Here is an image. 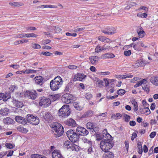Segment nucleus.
<instances>
[{"instance_id": "obj_27", "label": "nucleus", "mask_w": 158, "mask_h": 158, "mask_svg": "<svg viewBox=\"0 0 158 158\" xmlns=\"http://www.w3.org/2000/svg\"><path fill=\"white\" fill-rule=\"evenodd\" d=\"M150 81L153 84L158 85V76L152 77L150 80Z\"/></svg>"}, {"instance_id": "obj_35", "label": "nucleus", "mask_w": 158, "mask_h": 158, "mask_svg": "<svg viewBox=\"0 0 158 158\" xmlns=\"http://www.w3.org/2000/svg\"><path fill=\"white\" fill-rule=\"evenodd\" d=\"M73 105L74 107L78 110H81L82 109V107L79 105V103L78 102H73Z\"/></svg>"}, {"instance_id": "obj_43", "label": "nucleus", "mask_w": 158, "mask_h": 158, "mask_svg": "<svg viewBox=\"0 0 158 158\" xmlns=\"http://www.w3.org/2000/svg\"><path fill=\"white\" fill-rule=\"evenodd\" d=\"M125 90L123 89H119L117 91V93L119 95H123L125 93Z\"/></svg>"}, {"instance_id": "obj_13", "label": "nucleus", "mask_w": 158, "mask_h": 158, "mask_svg": "<svg viewBox=\"0 0 158 158\" xmlns=\"http://www.w3.org/2000/svg\"><path fill=\"white\" fill-rule=\"evenodd\" d=\"M44 78L40 76H36L34 78L35 83L40 86H41L44 83Z\"/></svg>"}, {"instance_id": "obj_14", "label": "nucleus", "mask_w": 158, "mask_h": 158, "mask_svg": "<svg viewBox=\"0 0 158 158\" xmlns=\"http://www.w3.org/2000/svg\"><path fill=\"white\" fill-rule=\"evenodd\" d=\"M52 158H64L62 155L60 151L56 149L52 152Z\"/></svg>"}, {"instance_id": "obj_31", "label": "nucleus", "mask_w": 158, "mask_h": 158, "mask_svg": "<svg viewBox=\"0 0 158 158\" xmlns=\"http://www.w3.org/2000/svg\"><path fill=\"white\" fill-rule=\"evenodd\" d=\"M39 122L40 121L38 118L34 116L32 121H31L30 123L33 125H37L39 123Z\"/></svg>"}, {"instance_id": "obj_38", "label": "nucleus", "mask_w": 158, "mask_h": 158, "mask_svg": "<svg viewBox=\"0 0 158 158\" xmlns=\"http://www.w3.org/2000/svg\"><path fill=\"white\" fill-rule=\"evenodd\" d=\"M150 85H147L142 86V88L143 90L146 91V93L148 94L149 92Z\"/></svg>"}, {"instance_id": "obj_42", "label": "nucleus", "mask_w": 158, "mask_h": 158, "mask_svg": "<svg viewBox=\"0 0 158 158\" xmlns=\"http://www.w3.org/2000/svg\"><path fill=\"white\" fill-rule=\"evenodd\" d=\"M52 55V53L48 52H42L40 53V55H44L47 56H49Z\"/></svg>"}, {"instance_id": "obj_52", "label": "nucleus", "mask_w": 158, "mask_h": 158, "mask_svg": "<svg viewBox=\"0 0 158 158\" xmlns=\"http://www.w3.org/2000/svg\"><path fill=\"white\" fill-rule=\"evenodd\" d=\"M133 48H134V49L138 51H140V49L139 47V46L137 44H134L133 46Z\"/></svg>"}, {"instance_id": "obj_63", "label": "nucleus", "mask_w": 158, "mask_h": 158, "mask_svg": "<svg viewBox=\"0 0 158 158\" xmlns=\"http://www.w3.org/2000/svg\"><path fill=\"white\" fill-rule=\"evenodd\" d=\"M70 94H65L63 95V98L64 99H70L69 97Z\"/></svg>"}, {"instance_id": "obj_19", "label": "nucleus", "mask_w": 158, "mask_h": 158, "mask_svg": "<svg viewBox=\"0 0 158 158\" xmlns=\"http://www.w3.org/2000/svg\"><path fill=\"white\" fill-rule=\"evenodd\" d=\"M115 57L114 55L111 53H107L102 55L101 56V58L102 59H109L114 58Z\"/></svg>"}, {"instance_id": "obj_41", "label": "nucleus", "mask_w": 158, "mask_h": 158, "mask_svg": "<svg viewBox=\"0 0 158 158\" xmlns=\"http://www.w3.org/2000/svg\"><path fill=\"white\" fill-rule=\"evenodd\" d=\"M34 116L30 114H28L27 117V121L28 123H30L31 121H32L33 118Z\"/></svg>"}, {"instance_id": "obj_24", "label": "nucleus", "mask_w": 158, "mask_h": 158, "mask_svg": "<svg viewBox=\"0 0 158 158\" xmlns=\"http://www.w3.org/2000/svg\"><path fill=\"white\" fill-rule=\"evenodd\" d=\"M114 157L113 153L109 151H106L103 156V158H113Z\"/></svg>"}, {"instance_id": "obj_12", "label": "nucleus", "mask_w": 158, "mask_h": 158, "mask_svg": "<svg viewBox=\"0 0 158 158\" xmlns=\"http://www.w3.org/2000/svg\"><path fill=\"white\" fill-rule=\"evenodd\" d=\"M43 117L44 119L48 123L52 122L53 119V116L50 112H46L44 114H42Z\"/></svg>"}, {"instance_id": "obj_10", "label": "nucleus", "mask_w": 158, "mask_h": 158, "mask_svg": "<svg viewBox=\"0 0 158 158\" xmlns=\"http://www.w3.org/2000/svg\"><path fill=\"white\" fill-rule=\"evenodd\" d=\"M86 77V75L84 74L78 73L74 75L73 81H82L83 80L85 79Z\"/></svg>"}, {"instance_id": "obj_62", "label": "nucleus", "mask_w": 158, "mask_h": 158, "mask_svg": "<svg viewBox=\"0 0 158 158\" xmlns=\"http://www.w3.org/2000/svg\"><path fill=\"white\" fill-rule=\"evenodd\" d=\"M156 133L155 131H153L151 132V134H150V137L151 138H153L156 135Z\"/></svg>"}, {"instance_id": "obj_49", "label": "nucleus", "mask_w": 158, "mask_h": 158, "mask_svg": "<svg viewBox=\"0 0 158 158\" xmlns=\"http://www.w3.org/2000/svg\"><path fill=\"white\" fill-rule=\"evenodd\" d=\"M93 96L90 92H88L85 94V98L86 99H90L92 98Z\"/></svg>"}, {"instance_id": "obj_46", "label": "nucleus", "mask_w": 158, "mask_h": 158, "mask_svg": "<svg viewBox=\"0 0 158 158\" xmlns=\"http://www.w3.org/2000/svg\"><path fill=\"white\" fill-rule=\"evenodd\" d=\"M16 86L15 85H10L9 88V89L10 90L9 92L10 93L14 92V90L16 89Z\"/></svg>"}, {"instance_id": "obj_44", "label": "nucleus", "mask_w": 158, "mask_h": 158, "mask_svg": "<svg viewBox=\"0 0 158 158\" xmlns=\"http://www.w3.org/2000/svg\"><path fill=\"white\" fill-rule=\"evenodd\" d=\"M18 129L19 131L24 133H26L27 131L26 129L24 128L23 127H18Z\"/></svg>"}, {"instance_id": "obj_33", "label": "nucleus", "mask_w": 158, "mask_h": 158, "mask_svg": "<svg viewBox=\"0 0 158 158\" xmlns=\"http://www.w3.org/2000/svg\"><path fill=\"white\" fill-rule=\"evenodd\" d=\"M40 8H57V6L55 5H42L40 6Z\"/></svg>"}, {"instance_id": "obj_37", "label": "nucleus", "mask_w": 158, "mask_h": 158, "mask_svg": "<svg viewBox=\"0 0 158 158\" xmlns=\"http://www.w3.org/2000/svg\"><path fill=\"white\" fill-rule=\"evenodd\" d=\"M9 4L11 6H21L23 5V4L18 2H10Z\"/></svg>"}, {"instance_id": "obj_50", "label": "nucleus", "mask_w": 158, "mask_h": 158, "mask_svg": "<svg viewBox=\"0 0 158 158\" xmlns=\"http://www.w3.org/2000/svg\"><path fill=\"white\" fill-rule=\"evenodd\" d=\"M131 51L130 50L125 51L124 52V55L127 56H130L131 55Z\"/></svg>"}, {"instance_id": "obj_40", "label": "nucleus", "mask_w": 158, "mask_h": 158, "mask_svg": "<svg viewBox=\"0 0 158 158\" xmlns=\"http://www.w3.org/2000/svg\"><path fill=\"white\" fill-rule=\"evenodd\" d=\"M18 37L20 38L23 37L29 38V33H22L20 34L19 35Z\"/></svg>"}, {"instance_id": "obj_6", "label": "nucleus", "mask_w": 158, "mask_h": 158, "mask_svg": "<svg viewBox=\"0 0 158 158\" xmlns=\"http://www.w3.org/2000/svg\"><path fill=\"white\" fill-rule=\"evenodd\" d=\"M38 95V94L36 90H27L24 93V97L29 99H36Z\"/></svg>"}, {"instance_id": "obj_21", "label": "nucleus", "mask_w": 158, "mask_h": 158, "mask_svg": "<svg viewBox=\"0 0 158 158\" xmlns=\"http://www.w3.org/2000/svg\"><path fill=\"white\" fill-rule=\"evenodd\" d=\"M11 98L10 94L9 92H5V93H0V98L2 99H10Z\"/></svg>"}, {"instance_id": "obj_11", "label": "nucleus", "mask_w": 158, "mask_h": 158, "mask_svg": "<svg viewBox=\"0 0 158 158\" xmlns=\"http://www.w3.org/2000/svg\"><path fill=\"white\" fill-rule=\"evenodd\" d=\"M86 127L87 129L93 130L94 131H97L98 130V126L95 123L88 122L86 124Z\"/></svg>"}, {"instance_id": "obj_45", "label": "nucleus", "mask_w": 158, "mask_h": 158, "mask_svg": "<svg viewBox=\"0 0 158 158\" xmlns=\"http://www.w3.org/2000/svg\"><path fill=\"white\" fill-rule=\"evenodd\" d=\"M132 104L134 105V109L135 111H136L138 110V105L137 102L135 101L132 102Z\"/></svg>"}, {"instance_id": "obj_25", "label": "nucleus", "mask_w": 158, "mask_h": 158, "mask_svg": "<svg viewBox=\"0 0 158 158\" xmlns=\"http://www.w3.org/2000/svg\"><path fill=\"white\" fill-rule=\"evenodd\" d=\"M135 64V66L137 67L143 66L145 64L144 61L143 59H140L137 60Z\"/></svg>"}, {"instance_id": "obj_5", "label": "nucleus", "mask_w": 158, "mask_h": 158, "mask_svg": "<svg viewBox=\"0 0 158 158\" xmlns=\"http://www.w3.org/2000/svg\"><path fill=\"white\" fill-rule=\"evenodd\" d=\"M66 135L69 139L72 142H75L79 139L77 133L72 129L69 130L66 132Z\"/></svg>"}, {"instance_id": "obj_36", "label": "nucleus", "mask_w": 158, "mask_h": 158, "mask_svg": "<svg viewBox=\"0 0 158 158\" xmlns=\"http://www.w3.org/2000/svg\"><path fill=\"white\" fill-rule=\"evenodd\" d=\"M106 48H102V47L100 46L99 44H98L96 47L95 49V52L97 53H98L102 51L106 50Z\"/></svg>"}, {"instance_id": "obj_23", "label": "nucleus", "mask_w": 158, "mask_h": 158, "mask_svg": "<svg viewBox=\"0 0 158 158\" xmlns=\"http://www.w3.org/2000/svg\"><path fill=\"white\" fill-rule=\"evenodd\" d=\"M66 124L69 126L75 127L76 126L75 121L72 118H70L66 122Z\"/></svg>"}, {"instance_id": "obj_54", "label": "nucleus", "mask_w": 158, "mask_h": 158, "mask_svg": "<svg viewBox=\"0 0 158 158\" xmlns=\"http://www.w3.org/2000/svg\"><path fill=\"white\" fill-rule=\"evenodd\" d=\"M42 42V44L44 45L50 43L51 42V40L48 39H46L43 40Z\"/></svg>"}, {"instance_id": "obj_34", "label": "nucleus", "mask_w": 158, "mask_h": 158, "mask_svg": "<svg viewBox=\"0 0 158 158\" xmlns=\"http://www.w3.org/2000/svg\"><path fill=\"white\" fill-rule=\"evenodd\" d=\"M122 117V115L119 113H116V114H114L111 116V118L114 119H118Z\"/></svg>"}, {"instance_id": "obj_51", "label": "nucleus", "mask_w": 158, "mask_h": 158, "mask_svg": "<svg viewBox=\"0 0 158 158\" xmlns=\"http://www.w3.org/2000/svg\"><path fill=\"white\" fill-rule=\"evenodd\" d=\"M110 73L109 71L101 72L99 73V75H101L106 76L109 75Z\"/></svg>"}, {"instance_id": "obj_2", "label": "nucleus", "mask_w": 158, "mask_h": 158, "mask_svg": "<svg viewBox=\"0 0 158 158\" xmlns=\"http://www.w3.org/2000/svg\"><path fill=\"white\" fill-rule=\"evenodd\" d=\"M51 126L52 128V131L56 137H59L63 134L64 132V128L59 123H53L51 124Z\"/></svg>"}, {"instance_id": "obj_53", "label": "nucleus", "mask_w": 158, "mask_h": 158, "mask_svg": "<svg viewBox=\"0 0 158 158\" xmlns=\"http://www.w3.org/2000/svg\"><path fill=\"white\" fill-rule=\"evenodd\" d=\"M139 10H143L145 11H148V9L145 6H141L138 9Z\"/></svg>"}, {"instance_id": "obj_16", "label": "nucleus", "mask_w": 158, "mask_h": 158, "mask_svg": "<svg viewBox=\"0 0 158 158\" xmlns=\"http://www.w3.org/2000/svg\"><path fill=\"white\" fill-rule=\"evenodd\" d=\"M15 119L18 123L23 125L26 124L27 123L26 119L21 116H17L15 117Z\"/></svg>"}, {"instance_id": "obj_58", "label": "nucleus", "mask_w": 158, "mask_h": 158, "mask_svg": "<svg viewBox=\"0 0 158 158\" xmlns=\"http://www.w3.org/2000/svg\"><path fill=\"white\" fill-rule=\"evenodd\" d=\"M38 36V35L34 33H29V38L30 37H33L36 38Z\"/></svg>"}, {"instance_id": "obj_20", "label": "nucleus", "mask_w": 158, "mask_h": 158, "mask_svg": "<svg viewBox=\"0 0 158 158\" xmlns=\"http://www.w3.org/2000/svg\"><path fill=\"white\" fill-rule=\"evenodd\" d=\"M89 59L91 63L93 65L96 64L98 61V57L95 56L90 57Z\"/></svg>"}, {"instance_id": "obj_47", "label": "nucleus", "mask_w": 158, "mask_h": 158, "mask_svg": "<svg viewBox=\"0 0 158 158\" xmlns=\"http://www.w3.org/2000/svg\"><path fill=\"white\" fill-rule=\"evenodd\" d=\"M32 48L34 49H40L41 48L40 45L37 44H32Z\"/></svg>"}, {"instance_id": "obj_15", "label": "nucleus", "mask_w": 158, "mask_h": 158, "mask_svg": "<svg viewBox=\"0 0 158 158\" xmlns=\"http://www.w3.org/2000/svg\"><path fill=\"white\" fill-rule=\"evenodd\" d=\"M51 102V99H40L39 104L40 106L44 105V107H47L49 106Z\"/></svg>"}, {"instance_id": "obj_1", "label": "nucleus", "mask_w": 158, "mask_h": 158, "mask_svg": "<svg viewBox=\"0 0 158 158\" xmlns=\"http://www.w3.org/2000/svg\"><path fill=\"white\" fill-rule=\"evenodd\" d=\"M63 84V80L61 77L58 76L55 77L53 80L51 81L50 86L51 89L55 91L58 89Z\"/></svg>"}, {"instance_id": "obj_61", "label": "nucleus", "mask_w": 158, "mask_h": 158, "mask_svg": "<svg viewBox=\"0 0 158 158\" xmlns=\"http://www.w3.org/2000/svg\"><path fill=\"white\" fill-rule=\"evenodd\" d=\"M10 66L15 69H18L19 67V66L18 64H11Z\"/></svg>"}, {"instance_id": "obj_32", "label": "nucleus", "mask_w": 158, "mask_h": 158, "mask_svg": "<svg viewBox=\"0 0 158 158\" xmlns=\"http://www.w3.org/2000/svg\"><path fill=\"white\" fill-rule=\"evenodd\" d=\"M12 102L15 105V106L19 108L23 106L22 102L17 100L16 99H13V101Z\"/></svg>"}, {"instance_id": "obj_22", "label": "nucleus", "mask_w": 158, "mask_h": 158, "mask_svg": "<svg viewBox=\"0 0 158 158\" xmlns=\"http://www.w3.org/2000/svg\"><path fill=\"white\" fill-rule=\"evenodd\" d=\"M98 39L99 40L106 43H108L110 41V39L101 35L98 37Z\"/></svg>"}, {"instance_id": "obj_29", "label": "nucleus", "mask_w": 158, "mask_h": 158, "mask_svg": "<svg viewBox=\"0 0 158 158\" xmlns=\"http://www.w3.org/2000/svg\"><path fill=\"white\" fill-rule=\"evenodd\" d=\"M4 123L7 124H12L13 123V120L9 117H7L3 119Z\"/></svg>"}, {"instance_id": "obj_39", "label": "nucleus", "mask_w": 158, "mask_h": 158, "mask_svg": "<svg viewBox=\"0 0 158 158\" xmlns=\"http://www.w3.org/2000/svg\"><path fill=\"white\" fill-rule=\"evenodd\" d=\"M137 16L138 17L144 18H147V15L145 13H143L142 14L141 13H139L137 14Z\"/></svg>"}, {"instance_id": "obj_28", "label": "nucleus", "mask_w": 158, "mask_h": 158, "mask_svg": "<svg viewBox=\"0 0 158 158\" xmlns=\"http://www.w3.org/2000/svg\"><path fill=\"white\" fill-rule=\"evenodd\" d=\"M9 112V110L7 108H4L0 110V114L2 116L7 115Z\"/></svg>"}, {"instance_id": "obj_60", "label": "nucleus", "mask_w": 158, "mask_h": 158, "mask_svg": "<svg viewBox=\"0 0 158 158\" xmlns=\"http://www.w3.org/2000/svg\"><path fill=\"white\" fill-rule=\"evenodd\" d=\"M157 123V121L156 119H152L150 120V124L151 125L155 124Z\"/></svg>"}, {"instance_id": "obj_30", "label": "nucleus", "mask_w": 158, "mask_h": 158, "mask_svg": "<svg viewBox=\"0 0 158 158\" xmlns=\"http://www.w3.org/2000/svg\"><path fill=\"white\" fill-rule=\"evenodd\" d=\"M93 112L92 111L89 110L85 112L83 115H82V117L85 118L86 117H90L93 115Z\"/></svg>"}, {"instance_id": "obj_59", "label": "nucleus", "mask_w": 158, "mask_h": 158, "mask_svg": "<svg viewBox=\"0 0 158 158\" xmlns=\"http://www.w3.org/2000/svg\"><path fill=\"white\" fill-rule=\"evenodd\" d=\"M139 82L141 85L143 84H146L147 82V81L146 79H143L142 80L140 81Z\"/></svg>"}, {"instance_id": "obj_64", "label": "nucleus", "mask_w": 158, "mask_h": 158, "mask_svg": "<svg viewBox=\"0 0 158 158\" xmlns=\"http://www.w3.org/2000/svg\"><path fill=\"white\" fill-rule=\"evenodd\" d=\"M90 69L91 71L93 72H95L97 71V69L94 66H91L90 68Z\"/></svg>"}, {"instance_id": "obj_26", "label": "nucleus", "mask_w": 158, "mask_h": 158, "mask_svg": "<svg viewBox=\"0 0 158 158\" xmlns=\"http://www.w3.org/2000/svg\"><path fill=\"white\" fill-rule=\"evenodd\" d=\"M52 31H50L51 32H53L54 33H60L61 31V29L59 27H57L55 26H51Z\"/></svg>"}, {"instance_id": "obj_7", "label": "nucleus", "mask_w": 158, "mask_h": 158, "mask_svg": "<svg viewBox=\"0 0 158 158\" xmlns=\"http://www.w3.org/2000/svg\"><path fill=\"white\" fill-rule=\"evenodd\" d=\"M76 132L78 135L85 136L87 135L89 133V131L85 128L82 127H78L77 128Z\"/></svg>"}, {"instance_id": "obj_18", "label": "nucleus", "mask_w": 158, "mask_h": 158, "mask_svg": "<svg viewBox=\"0 0 158 158\" xmlns=\"http://www.w3.org/2000/svg\"><path fill=\"white\" fill-rule=\"evenodd\" d=\"M137 31L138 36L139 38H143L145 35V32L143 31V28L140 27L137 29Z\"/></svg>"}, {"instance_id": "obj_3", "label": "nucleus", "mask_w": 158, "mask_h": 158, "mask_svg": "<svg viewBox=\"0 0 158 158\" xmlns=\"http://www.w3.org/2000/svg\"><path fill=\"white\" fill-rule=\"evenodd\" d=\"M114 144L112 141L110 139H106L102 140L100 143L101 149L105 152L109 151L113 146Z\"/></svg>"}, {"instance_id": "obj_57", "label": "nucleus", "mask_w": 158, "mask_h": 158, "mask_svg": "<svg viewBox=\"0 0 158 158\" xmlns=\"http://www.w3.org/2000/svg\"><path fill=\"white\" fill-rule=\"evenodd\" d=\"M124 117L125 118V120L126 122H128L130 118V116L126 114H125L124 115Z\"/></svg>"}, {"instance_id": "obj_55", "label": "nucleus", "mask_w": 158, "mask_h": 158, "mask_svg": "<svg viewBox=\"0 0 158 158\" xmlns=\"http://www.w3.org/2000/svg\"><path fill=\"white\" fill-rule=\"evenodd\" d=\"M41 156L37 154H33L31 155V158H40Z\"/></svg>"}, {"instance_id": "obj_8", "label": "nucleus", "mask_w": 158, "mask_h": 158, "mask_svg": "<svg viewBox=\"0 0 158 158\" xmlns=\"http://www.w3.org/2000/svg\"><path fill=\"white\" fill-rule=\"evenodd\" d=\"M102 32L105 34L112 35L116 33V29L113 27H107L102 30Z\"/></svg>"}, {"instance_id": "obj_4", "label": "nucleus", "mask_w": 158, "mask_h": 158, "mask_svg": "<svg viewBox=\"0 0 158 158\" xmlns=\"http://www.w3.org/2000/svg\"><path fill=\"white\" fill-rule=\"evenodd\" d=\"M70 113L69 106L64 105L59 110L58 114L60 117H65V116L69 115Z\"/></svg>"}, {"instance_id": "obj_48", "label": "nucleus", "mask_w": 158, "mask_h": 158, "mask_svg": "<svg viewBox=\"0 0 158 158\" xmlns=\"http://www.w3.org/2000/svg\"><path fill=\"white\" fill-rule=\"evenodd\" d=\"M67 67L70 69H75L77 68V67L74 65H70L67 66Z\"/></svg>"}, {"instance_id": "obj_17", "label": "nucleus", "mask_w": 158, "mask_h": 158, "mask_svg": "<svg viewBox=\"0 0 158 158\" xmlns=\"http://www.w3.org/2000/svg\"><path fill=\"white\" fill-rule=\"evenodd\" d=\"M94 82L96 84L97 86L100 88L103 87L104 86L103 81L97 77H95Z\"/></svg>"}, {"instance_id": "obj_9", "label": "nucleus", "mask_w": 158, "mask_h": 158, "mask_svg": "<svg viewBox=\"0 0 158 158\" xmlns=\"http://www.w3.org/2000/svg\"><path fill=\"white\" fill-rule=\"evenodd\" d=\"M64 146L67 149L69 148H71L72 150H75L77 151V149L78 148V146L75 144L70 143V142L67 140L65 141L64 143Z\"/></svg>"}, {"instance_id": "obj_56", "label": "nucleus", "mask_w": 158, "mask_h": 158, "mask_svg": "<svg viewBox=\"0 0 158 158\" xmlns=\"http://www.w3.org/2000/svg\"><path fill=\"white\" fill-rule=\"evenodd\" d=\"M5 146L7 148L10 149L14 147L13 145L12 144L10 143H6L5 144Z\"/></svg>"}]
</instances>
